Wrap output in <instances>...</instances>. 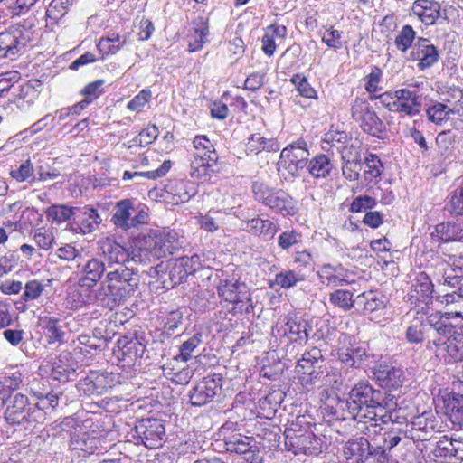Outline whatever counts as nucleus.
<instances>
[{
  "label": "nucleus",
  "instance_id": "1",
  "mask_svg": "<svg viewBox=\"0 0 463 463\" xmlns=\"http://www.w3.org/2000/svg\"><path fill=\"white\" fill-rule=\"evenodd\" d=\"M332 414L337 420L354 419L379 426L393 421L392 413L383 404L382 392L368 382H359L349 392L347 400H338Z\"/></svg>",
  "mask_w": 463,
  "mask_h": 463
},
{
  "label": "nucleus",
  "instance_id": "2",
  "mask_svg": "<svg viewBox=\"0 0 463 463\" xmlns=\"http://www.w3.org/2000/svg\"><path fill=\"white\" fill-rule=\"evenodd\" d=\"M382 78L383 71L379 67L373 66L370 73L363 79L364 90L369 94L371 100H378L385 109L399 114L401 118H412L420 114L422 98L417 90L402 88L377 94L382 90L379 86Z\"/></svg>",
  "mask_w": 463,
  "mask_h": 463
},
{
  "label": "nucleus",
  "instance_id": "3",
  "mask_svg": "<svg viewBox=\"0 0 463 463\" xmlns=\"http://www.w3.org/2000/svg\"><path fill=\"white\" fill-rule=\"evenodd\" d=\"M253 198L282 216H292L297 213L296 201L285 190L271 187L263 182H253Z\"/></svg>",
  "mask_w": 463,
  "mask_h": 463
},
{
  "label": "nucleus",
  "instance_id": "4",
  "mask_svg": "<svg viewBox=\"0 0 463 463\" xmlns=\"http://www.w3.org/2000/svg\"><path fill=\"white\" fill-rule=\"evenodd\" d=\"M108 290V303L111 307L129 298L138 287L139 279L137 273L127 267L120 265L115 270L109 271L103 281Z\"/></svg>",
  "mask_w": 463,
  "mask_h": 463
},
{
  "label": "nucleus",
  "instance_id": "5",
  "mask_svg": "<svg viewBox=\"0 0 463 463\" xmlns=\"http://www.w3.org/2000/svg\"><path fill=\"white\" fill-rule=\"evenodd\" d=\"M33 24L24 21L0 33V58H13L22 53L33 40Z\"/></svg>",
  "mask_w": 463,
  "mask_h": 463
},
{
  "label": "nucleus",
  "instance_id": "6",
  "mask_svg": "<svg viewBox=\"0 0 463 463\" xmlns=\"http://www.w3.org/2000/svg\"><path fill=\"white\" fill-rule=\"evenodd\" d=\"M308 156L306 141L299 138L281 151L278 171L286 181H290L298 176L299 172L307 167Z\"/></svg>",
  "mask_w": 463,
  "mask_h": 463
},
{
  "label": "nucleus",
  "instance_id": "7",
  "mask_svg": "<svg viewBox=\"0 0 463 463\" xmlns=\"http://www.w3.org/2000/svg\"><path fill=\"white\" fill-rule=\"evenodd\" d=\"M217 294L222 300L233 304L234 313L249 314L253 309L251 296L246 284L234 278L220 279Z\"/></svg>",
  "mask_w": 463,
  "mask_h": 463
},
{
  "label": "nucleus",
  "instance_id": "8",
  "mask_svg": "<svg viewBox=\"0 0 463 463\" xmlns=\"http://www.w3.org/2000/svg\"><path fill=\"white\" fill-rule=\"evenodd\" d=\"M350 112L352 118L359 124L364 133L373 137L383 138L386 133L385 124L366 99L356 98L351 105Z\"/></svg>",
  "mask_w": 463,
  "mask_h": 463
},
{
  "label": "nucleus",
  "instance_id": "9",
  "mask_svg": "<svg viewBox=\"0 0 463 463\" xmlns=\"http://www.w3.org/2000/svg\"><path fill=\"white\" fill-rule=\"evenodd\" d=\"M111 221L123 230L135 228L147 222V209L144 205H135L130 199L120 200L116 203Z\"/></svg>",
  "mask_w": 463,
  "mask_h": 463
},
{
  "label": "nucleus",
  "instance_id": "10",
  "mask_svg": "<svg viewBox=\"0 0 463 463\" xmlns=\"http://www.w3.org/2000/svg\"><path fill=\"white\" fill-rule=\"evenodd\" d=\"M285 445L295 455H318L322 452V440L311 431L297 433L292 429L285 430Z\"/></svg>",
  "mask_w": 463,
  "mask_h": 463
},
{
  "label": "nucleus",
  "instance_id": "11",
  "mask_svg": "<svg viewBox=\"0 0 463 463\" xmlns=\"http://www.w3.org/2000/svg\"><path fill=\"white\" fill-rule=\"evenodd\" d=\"M433 293L434 286L430 277L424 272L418 274L407 294L410 304L418 308L417 315L428 314L433 300Z\"/></svg>",
  "mask_w": 463,
  "mask_h": 463
},
{
  "label": "nucleus",
  "instance_id": "12",
  "mask_svg": "<svg viewBox=\"0 0 463 463\" xmlns=\"http://www.w3.org/2000/svg\"><path fill=\"white\" fill-rule=\"evenodd\" d=\"M118 375L112 373H100L90 371L77 383V389L80 395H101L109 388L118 383Z\"/></svg>",
  "mask_w": 463,
  "mask_h": 463
},
{
  "label": "nucleus",
  "instance_id": "13",
  "mask_svg": "<svg viewBox=\"0 0 463 463\" xmlns=\"http://www.w3.org/2000/svg\"><path fill=\"white\" fill-rule=\"evenodd\" d=\"M219 375H207L189 391V400L193 406L201 407L213 401L222 387Z\"/></svg>",
  "mask_w": 463,
  "mask_h": 463
},
{
  "label": "nucleus",
  "instance_id": "14",
  "mask_svg": "<svg viewBox=\"0 0 463 463\" xmlns=\"http://www.w3.org/2000/svg\"><path fill=\"white\" fill-rule=\"evenodd\" d=\"M135 429L137 439L146 448L153 449L162 445L165 429L161 420L142 419Z\"/></svg>",
  "mask_w": 463,
  "mask_h": 463
},
{
  "label": "nucleus",
  "instance_id": "15",
  "mask_svg": "<svg viewBox=\"0 0 463 463\" xmlns=\"http://www.w3.org/2000/svg\"><path fill=\"white\" fill-rule=\"evenodd\" d=\"M462 336L458 334L450 339L429 340L426 348L445 363L460 361L463 358Z\"/></svg>",
  "mask_w": 463,
  "mask_h": 463
},
{
  "label": "nucleus",
  "instance_id": "16",
  "mask_svg": "<svg viewBox=\"0 0 463 463\" xmlns=\"http://www.w3.org/2000/svg\"><path fill=\"white\" fill-rule=\"evenodd\" d=\"M460 318L463 317L458 312H446L443 315L432 314L427 317V324L429 327L434 330V335H430V340H439L442 342L445 339H450L458 335L456 326L449 322L451 318Z\"/></svg>",
  "mask_w": 463,
  "mask_h": 463
},
{
  "label": "nucleus",
  "instance_id": "17",
  "mask_svg": "<svg viewBox=\"0 0 463 463\" xmlns=\"http://www.w3.org/2000/svg\"><path fill=\"white\" fill-rule=\"evenodd\" d=\"M310 326L308 324L295 316H288L286 317L285 325L279 326L276 325L272 327V334L274 335H282L292 343L304 344L308 339V330Z\"/></svg>",
  "mask_w": 463,
  "mask_h": 463
},
{
  "label": "nucleus",
  "instance_id": "18",
  "mask_svg": "<svg viewBox=\"0 0 463 463\" xmlns=\"http://www.w3.org/2000/svg\"><path fill=\"white\" fill-rule=\"evenodd\" d=\"M337 355L343 364L355 368L366 367L374 362V355L369 352L364 343L342 347L338 350Z\"/></svg>",
  "mask_w": 463,
  "mask_h": 463
},
{
  "label": "nucleus",
  "instance_id": "19",
  "mask_svg": "<svg viewBox=\"0 0 463 463\" xmlns=\"http://www.w3.org/2000/svg\"><path fill=\"white\" fill-rule=\"evenodd\" d=\"M30 405L31 403L26 395L17 392L12 388V394L6 402L5 420L11 425L23 428V421H24L27 416Z\"/></svg>",
  "mask_w": 463,
  "mask_h": 463
},
{
  "label": "nucleus",
  "instance_id": "20",
  "mask_svg": "<svg viewBox=\"0 0 463 463\" xmlns=\"http://www.w3.org/2000/svg\"><path fill=\"white\" fill-rule=\"evenodd\" d=\"M437 427L436 420L430 411H424L412 417L411 430L404 431V438L414 441H423L430 439Z\"/></svg>",
  "mask_w": 463,
  "mask_h": 463
},
{
  "label": "nucleus",
  "instance_id": "21",
  "mask_svg": "<svg viewBox=\"0 0 463 463\" xmlns=\"http://www.w3.org/2000/svg\"><path fill=\"white\" fill-rule=\"evenodd\" d=\"M43 90V82L39 80H30L18 87L13 93V103L21 111L29 110Z\"/></svg>",
  "mask_w": 463,
  "mask_h": 463
},
{
  "label": "nucleus",
  "instance_id": "22",
  "mask_svg": "<svg viewBox=\"0 0 463 463\" xmlns=\"http://www.w3.org/2000/svg\"><path fill=\"white\" fill-rule=\"evenodd\" d=\"M411 58L418 61L420 70L430 68L439 58L437 47L427 38L419 37L412 46Z\"/></svg>",
  "mask_w": 463,
  "mask_h": 463
},
{
  "label": "nucleus",
  "instance_id": "23",
  "mask_svg": "<svg viewBox=\"0 0 463 463\" xmlns=\"http://www.w3.org/2000/svg\"><path fill=\"white\" fill-rule=\"evenodd\" d=\"M373 373L378 384L390 391L402 387L404 381L402 369L388 364H379L373 369Z\"/></svg>",
  "mask_w": 463,
  "mask_h": 463
},
{
  "label": "nucleus",
  "instance_id": "24",
  "mask_svg": "<svg viewBox=\"0 0 463 463\" xmlns=\"http://www.w3.org/2000/svg\"><path fill=\"white\" fill-rule=\"evenodd\" d=\"M100 222L101 218L96 209L89 206L77 207L71 226L76 232L80 231L82 234H89L98 228Z\"/></svg>",
  "mask_w": 463,
  "mask_h": 463
},
{
  "label": "nucleus",
  "instance_id": "25",
  "mask_svg": "<svg viewBox=\"0 0 463 463\" xmlns=\"http://www.w3.org/2000/svg\"><path fill=\"white\" fill-rule=\"evenodd\" d=\"M146 247L141 249V252L144 253L145 257L150 260V257L155 259H160L165 257L166 254H172L175 250V246L170 241V234H159L155 236H149L145 239Z\"/></svg>",
  "mask_w": 463,
  "mask_h": 463
},
{
  "label": "nucleus",
  "instance_id": "26",
  "mask_svg": "<svg viewBox=\"0 0 463 463\" xmlns=\"http://www.w3.org/2000/svg\"><path fill=\"white\" fill-rule=\"evenodd\" d=\"M430 236L436 241H463V222L458 220L457 222H441L435 226Z\"/></svg>",
  "mask_w": 463,
  "mask_h": 463
},
{
  "label": "nucleus",
  "instance_id": "27",
  "mask_svg": "<svg viewBox=\"0 0 463 463\" xmlns=\"http://www.w3.org/2000/svg\"><path fill=\"white\" fill-rule=\"evenodd\" d=\"M372 447L366 438L355 437L347 440L343 451L349 463H362Z\"/></svg>",
  "mask_w": 463,
  "mask_h": 463
},
{
  "label": "nucleus",
  "instance_id": "28",
  "mask_svg": "<svg viewBox=\"0 0 463 463\" xmlns=\"http://www.w3.org/2000/svg\"><path fill=\"white\" fill-rule=\"evenodd\" d=\"M411 11L425 25H432L440 15V5L434 0H416Z\"/></svg>",
  "mask_w": 463,
  "mask_h": 463
},
{
  "label": "nucleus",
  "instance_id": "29",
  "mask_svg": "<svg viewBox=\"0 0 463 463\" xmlns=\"http://www.w3.org/2000/svg\"><path fill=\"white\" fill-rule=\"evenodd\" d=\"M105 270L103 261L96 258L89 260L82 268L81 275L78 282L79 286L87 288H93L101 279Z\"/></svg>",
  "mask_w": 463,
  "mask_h": 463
},
{
  "label": "nucleus",
  "instance_id": "30",
  "mask_svg": "<svg viewBox=\"0 0 463 463\" xmlns=\"http://www.w3.org/2000/svg\"><path fill=\"white\" fill-rule=\"evenodd\" d=\"M288 29L285 25L271 24L265 29L262 36L261 50L265 55L271 57L274 55L277 48L276 40L283 41L287 37Z\"/></svg>",
  "mask_w": 463,
  "mask_h": 463
},
{
  "label": "nucleus",
  "instance_id": "31",
  "mask_svg": "<svg viewBox=\"0 0 463 463\" xmlns=\"http://www.w3.org/2000/svg\"><path fill=\"white\" fill-rule=\"evenodd\" d=\"M317 276L320 282L328 287H338L347 282L346 269L341 264H324L317 271Z\"/></svg>",
  "mask_w": 463,
  "mask_h": 463
},
{
  "label": "nucleus",
  "instance_id": "32",
  "mask_svg": "<svg viewBox=\"0 0 463 463\" xmlns=\"http://www.w3.org/2000/svg\"><path fill=\"white\" fill-rule=\"evenodd\" d=\"M99 250L108 265L120 264L128 259V252L123 246L110 238H104L99 241Z\"/></svg>",
  "mask_w": 463,
  "mask_h": 463
},
{
  "label": "nucleus",
  "instance_id": "33",
  "mask_svg": "<svg viewBox=\"0 0 463 463\" xmlns=\"http://www.w3.org/2000/svg\"><path fill=\"white\" fill-rule=\"evenodd\" d=\"M60 323L61 320L59 318L43 315L39 316L38 325L42 327L49 344L63 342L65 333Z\"/></svg>",
  "mask_w": 463,
  "mask_h": 463
},
{
  "label": "nucleus",
  "instance_id": "34",
  "mask_svg": "<svg viewBox=\"0 0 463 463\" xmlns=\"http://www.w3.org/2000/svg\"><path fill=\"white\" fill-rule=\"evenodd\" d=\"M194 148V158L202 159L211 164H217L219 156L213 143L203 135L196 136L193 141Z\"/></svg>",
  "mask_w": 463,
  "mask_h": 463
},
{
  "label": "nucleus",
  "instance_id": "35",
  "mask_svg": "<svg viewBox=\"0 0 463 463\" xmlns=\"http://www.w3.org/2000/svg\"><path fill=\"white\" fill-rule=\"evenodd\" d=\"M356 304L362 307L364 315H373L385 308V300L383 296L376 291H366L358 295Z\"/></svg>",
  "mask_w": 463,
  "mask_h": 463
},
{
  "label": "nucleus",
  "instance_id": "36",
  "mask_svg": "<svg viewBox=\"0 0 463 463\" xmlns=\"http://www.w3.org/2000/svg\"><path fill=\"white\" fill-rule=\"evenodd\" d=\"M195 27L187 35L188 51L194 52L203 48L209 35V26L207 21L203 17H198L194 21Z\"/></svg>",
  "mask_w": 463,
  "mask_h": 463
},
{
  "label": "nucleus",
  "instance_id": "37",
  "mask_svg": "<svg viewBox=\"0 0 463 463\" xmlns=\"http://www.w3.org/2000/svg\"><path fill=\"white\" fill-rule=\"evenodd\" d=\"M426 314L420 313L417 315L411 324L407 326L404 336L409 344H421L426 336V330L429 327L427 324Z\"/></svg>",
  "mask_w": 463,
  "mask_h": 463
},
{
  "label": "nucleus",
  "instance_id": "38",
  "mask_svg": "<svg viewBox=\"0 0 463 463\" xmlns=\"http://www.w3.org/2000/svg\"><path fill=\"white\" fill-rule=\"evenodd\" d=\"M118 347L123 356V360L134 362L141 358L146 351V345L137 338L122 337L118 341Z\"/></svg>",
  "mask_w": 463,
  "mask_h": 463
},
{
  "label": "nucleus",
  "instance_id": "39",
  "mask_svg": "<svg viewBox=\"0 0 463 463\" xmlns=\"http://www.w3.org/2000/svg\"><path fill=\"white\" fill-rule=\"evenodd\" d=\"M279 145L276 139L266 138L260 134H252L245 144V151L247 155H258L261 151H278Z\"/></svg>",
  "mask_w": 463,
  "mask_h": 463
},
{
  "label": "nucleus",
  "instance_id": "40",
  "mask_svg": "<svg viewBox=\"0 0 463 463\" xmlns=\"http://www.w3.org/2000/svg\"><path fill=\"white\" fill-rule=\"evenodd\" d=\"M321 358V351L317 347L305 352L296 365L297 373L307 375H313L317 364L320 363Z\"/></svg>",
  "mask_w": 463,
  "mask_h": 463
},
{
  "label": "nucleus",
  "instance_id": "41",
  "mask_svg": "<svg viewBox=\"0 0 463 463\" xmlns=\"http://www.w3.org/2000/svg\"><path fill=\"white\" fill-rule=\"evenodd\" d=\"M307 169L314 178H326L330 175L333 165L327 156L320 154L307 162Z\"/></svg>",
  "mask_w": 463,
  "mask_h": 463
},
{
  "label": "nucleus",
  "instance_id": "42",
  "mask_svg": "<svg viewBox=\"0 0 463 463\" xmlns=\"http://www.w3.org/2000/svg\"><path fill=\"white\" fill-rule=\"evenodd\" d=\"M98 439L87 432L74 434L71 438L70 447L73 450L81 451L84 454L90 455L98 448Z\"/></svg>",
  "mask_w": 463,
  "mask_h": 463
},
{
  "label": "nucleus",
  "instance_id": "43",
  "mask_svg": "<svg viewBox=\"0 0 463 463\" xmlns=\"http://www.w3.org/2000/svg\"><path fill=\"white\" fill-rule=\"evenodd\" d=\"M127 43V35H120L117 33H109L102 37L98 44V48L104 54L117 53Z\"/></svg>",
  "mask_w": 463,
  "mask_h": 463
},
{
  "label": "nucleus",
  "instance_id": "44",
  "mask_svg": "<svg viewBox=\"0 0 463 463\" xmlns=\"http://www.w3.org/2000/svg\"><path fill=\"white\" fill-rule=\"evenodd\" d=\"M77 207H70L65 204H55L50 206L45 213L47 219L52 222V223L60 224L70 221L71 218L74 220V215Z\"/></svg>",
  "mask_w": 463,
  "mask_h": 463
},
{
  "label": "nucleus",
  "instance_id": "45",
  "mask_svg": "<svg viewBox=\"0 0 463 463\" xmlns=\"http://www.w3.org/2000/svg\"><path fill=\"white\" fill-rule=\"evenodd\" d=\"M442 102L452 111V115L463 116V90L460 88H449L443 94Z\"/></svg>",
  "mask_w": 463,
  "mask_h": 463
},
{
  "label": "nucleus",
  "instance_id": "46",
  "mask_svg": "<svg viewBox=\"0 0 463 463\" xmlns=\"http://www.w3.org/2000/svg\"><path fill=\"white\" fill-rule=\"evenodd\" d=\"M256 441L252 437L236 434L225 441L226 450L243 456L254 446Z\"/></svg>",
  "mask_w": 463,
  "mask_h": 463
},
{
  "label": "nucleus",
  "instance_id": "47",
  "mask_svg": "<svg viewBox=\"0 0 463 463\" xmlns=\"http://www.w3.org/2000/svg\"><path fill=\"white\" fill-rule=\"evenodd\" d=\"M10 176L18 183H35V166L30 159L22 162L19 166L12 169L9 173Z\"/></svg>",
  "mask_w": 463,
  "mask_h": 463
},
{
  "label": "nucleus",
  "instance_id": "48",
  "mask_svg": "<svg viewBox=\"0 0 463 463\" xmlns=\"http://www.w3.org/2000/svg\"><path fill=\"white\" fill-rule=\"evenodd\" d=\"M321 42L328 48L338 51L343 48V31L335 29L333 25L323 26L320 30Z\"/></svg>",
  "mask_w": 463,
  "mask_h": 463
},
{
  "label": "nucleus",
  "instance_id": "49",
  "mask_svg": "<svg viewBox=\"0 0 463 463\" xmlns=\"http://www.w3.org/2000/svg\"><path fill=\"white\" fill-rule=\"evenodd\" d=\"M43 0H1L11 16L26 14Z\"/></svg>",
  "mask_w": 463,
  "mask_h": 463
},
{
  "label": "nucleus",
  "instance_id": "50",
  "mask_svg": "<svg viewBox=\"0 0 463 463\" xmlns=\"http://www.w3.org/2000/svg\"><path fill=\"white\" fill-rule=\"evenodd\" d=\"M456 448L451 439L443 436L436 442L431 454L436 460L447 461L456 456Z\"/></svg>",
  "mask_w": 463,
  "mask_h": 463
},
{
  "label": "nucleus",
  "instance_id": "51",
  "mask_svg": "<svg viewBox=\"0 0 463 463\" xmlns=\"http://www.w3.org/2000/svg\"><path fill=\"white\" fill-rule=\"evenodd\" d=\"M172 166V163L170 160H165L162 163V165L153 171L146 172H131L125 171L122 175V179L124 181H128L134 178H141L146 177L147 179L156 180L165 175Z\"/></svg>",
  "mask_w": 463,
  "mask_h": 463
},
{
  "label": "nucleus",
  "instance_id": "52",
  "mask_svg": "<svg viewBox=\"0 0 463 463\" xmlns=\"http://www.w3.org/2000/svg\"><path fill=\"white\" fill-rule=\"evenodd\" d=\"M217 164L203 161L202 159L194 158L191 161L190 175L195 181H203L214 173V167Z\"/></svg>",
  "mask_w": 463,
  "mask_h": 463
},
{
  "label": "nucleus",
  "instance_id": "53",
  "mask_svg": "<svg viewBox=\"0 0 463 463\" xmlns=\"http://www.w3.org/2000/svg\"><path fill=\"white\" fill-rule=\"evenodd\" d=\"M451 114L452 111L443 102L436 101L426 109L428 120L436 125H442L447 122Z\"/></svg>",
  "mask_w": 463,
  "mask_h": 463
},
{
  "label": "nucleus",
  "instance_id": "54",
  "mask_svg": "<svg viewBox=\"0 0 463 463\" xmlns=\"http://www.w3.org/2000/svg\"><path fill=\"white\" fill-rule=\"evenodd\" d=\"M247 228L254 234L273 237L277 232V226L269 219L253 218L247 223Z\"/></svg>",
  "mask_w": 463,
  "mask_h": 463
},
{
  "label": "nucleus",
  "instance_id": "55",
  "mask_svg": "<svg viewBox=\"0 0 463 463\" xmlns=\"http://www.w3.org/2000/svg\"><path fill=\"white\" fill-rule=\"evenodd\" d=\"M415 39L416 32L412 26L405 24L402 27L401 31L398 32L395 37L394 44L400 52L404 53L410 48H412V43Z\"/></svg>",
  "mask_w": 463,
  "mask_h": 463
},
{
  "label": "nucleus",
  "instance_id": "56",
  "mask_svg": "<svg viewBox=\"0 0 463 463\" xmlns=\"http://www.w3.org/2000/svg\"><path fill=\"white\" fill-rule=\"evenodd\" d=\"M304 279L305 276L301 275L299 272L292 269L282 270L275 275L271 286L277 285L282 288H290L296 286L298 282L303 281Z\"/></svg>",
  "mask_w": 463,
  "mask_h": 463
},
{
  "label": "nucleus",
  "instance_id": "57",
  "mask_svg": "<svg viewBox=\"0 0 463 463\" xmlns=\"http://www.w3.org/2000/svg\"><path fill=\"white\" fill-rule=\"evenodd\" d=\"M329 301L335 307H337L345 311L350 310L356 299H353V293L345 289H336L330 294Z\"/></svg>",
  "mask_w": 463,
  "mask_h": 463
},
{
  "label": "nucleus",
  "instance_id": "58",
  "mask_svg": "<svg viewBox=\"0 0 463 463\" xmlns=\"http://www.w3.org/2000/svg\"><path fill=\"white\" fill-rule=\"evenodd\" d=\"M33 241L43 250H51L55 244V237L52 229L41 227L33 232Z\"/></svg>",
  "mask_w": 463,
  "mask_h": 463
},
{
  "label": "nucleus",
  "instance_id": "59",
  "mask_svg": "<svg viewBox=\"0 0 463 463\" xmlns=\"http://www.w3.org/2000/svg\"><path fill=\"white\" fill-rule=\"evenodd\" d=\"M202 343V334L196 333L190 338L183 342L179 347V354L176 356L177 360L187 362L192 358L193 352Z\"/></svg>",
  "mask_w": 463,
  "mask_h": 463
},
{
  "label": "nucleus",
  "instance_id": "60",
  "mask_svg": "<svg viewBox=\"0 0 463 463\" xmlns=\"http://www.w3.org/2000/svg\"><path fill=\"white\" fill-rule=\"evenodd\" d=\"M183 312L180 308H175L168 311L162 318L163 327L165 332L172 335L179 325L183 322Z\"/></svg>",
  "mask_w": 463,
  "mask_h": 463
},
{
  "label": "nucleus",
  "instance_id": "61",
  "mask_svg": "<svg viewBox=\"0 0 463 463\" xmlns=\"http://www.w3.org/2000/svg\"><path fill=\"white\" fill-rule=\"evenodd\" d=\"M364 163L366 165V169L364 170V173L365 179L372 181L381 176L383 170V165L376 155H368L365 157Z\"/></svg>",
  "mask_w": 463,
  "mask_h": 463
},
{
  "label": "nucleus",
  "instance_id": "62",
  "mask_svg": "<svg viewBox=\"0 0 463 463\" xmlns=\"http://www.w3.org/2000/svg\"><path fill=\"white\" fill-rule=\"evenodd\" d=\"M448 407L450 409V419L453 423L463 427V395L454 393Z\"/></svg>",
  "mask_w": 463,
  "mask_h": 463
},
{
  "label": "nucleus",
  "instance_id": "63",
  "mask_svg": "<svg viewBox=\"0 0 463 463\" xmlns=\"http://www.w3.org/2000/svg\"><path fill=\"white\" fill-rule=\"evenodd\" d=\"M292 84L296 87L299 95L307 99H316L317 92L308 83L307 79L301 74H295L290 79Z\"/></svg>",
  "mask_w": 463,
  "mask_h": 463
},
{
  "label": "nucleus",
  "instance_id": "64",
  "mask_svg": "<svg viewBox=\"0 0 463 463\" xmlns=\"http://www.w3.org/2000/svg\"><path fill=\"white\" fill-rule=\"evenodd\" d=\"M26 418L24 422L23 429L24 430H32L36 427L37 424H43L47 416L46 411H43L42 410L38 409L36 406H34L33 403H31L29 411L26 414Z\"/></svg>",
  "mask_w": 463,
  "mask_h": 463
}]
</instances>
